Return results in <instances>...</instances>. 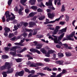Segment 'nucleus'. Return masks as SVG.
<instances>
[{
  "instance_id": "dca6fc26",
  "label": "nucleus",
  "mask_w": 77,
  "mask_h": 77,
  "mask_svg": "<svg viewBox=\"0 0 77 77\" xmlns=\"http://www.w3.org/2000/svg\"><path fill=\"white\" fill-rule=\"evenodd\" d=\"M46 5L47 6H52L53 5V4H52V1H49L48 2H46Z\"/></svg>"
},
{
  "instance_id": "e433bc0d",
  "label": "nucleus",
  "mask_w": 77,
  "mask_h": 77,
  "mask_svg": "<svg viewBox=\"0 0 77 77\" xmlns=\"http://www.w3.org/2000/svg\"><path fill=\"white\" fill-rule=\"evenodd\" d=\"M43 36L42 35H37V38H42L43 37Z\"/></svg>"
},
{
  "instance_id": "f3484780",
  "label": "nucleus",
  "mask_w": 77,
  "mask_h": 77,
  "mask_svg": "<svg viewBox=\"0 0 77 77\" xmlns=\"http://www.w3.org/2000/svg\"><path fill=\"white\" fill-rule=\"evenodd\" d=\"M55 23V20L51 21L50 22L46 21L44 23V24H50V23H51V24H52V23Z\"/></svg>"
},
{
  "instance_id": "a211bd4d",
  "label": "nucleus",
  "mask_w": 77,
  "mask_h": 77,
  "mask_svg": "<svg viewBox=\"0 0 77 77\" xmlns=\"http://www.w3.org/2000/svg\"><path fill=\"white\" fill-rule=\"evenodd\" d=\"M56 63L59 65H62L63 63V60H58L56 62Z\"/></svg>"
},
{
  "instance_id": "5701e85b",
  "label": "nucleus",
  "mask_w": 77,
  "mask_h": 77,
  "mask_svg": "<svg viewBox=\"0 0 77 77\" xmlns=\"http://www.w3.org/2000/svg\"><path fill=\"white\" fill-rule=\"evenodd\" d=\"M26 57H28V60H31V59H33V57L30 56V55L29 54L26 55Z\"/></svg>"
},
{
  "instance_id": "69168bd1",
  "label": "nucleus",
  "mask_w": 77,
  "mask_h": 77,
  "mask_svg": "<svg viewBox=\"0 0 77 77\" xmlns=\"http://www.w3.org/2000/svg\"><path fill=\"white\" fill-rule=\"evenodd\" d=\"M4 35L6 38H7L8 36V33H4Z\"/></svg>"
},
{
  "instance_id": "ea45409f",
  "label": "nucleus",
  "mask_w": 77,
  "mask_h": 77,
  "mask_svg": "<svg viewBox=\"0 0 77 77\" xmlns=\"http://www.w3.org/2000/svg\"><path fill=\"white\" fill-rule=\"evenodd\" d=\"M25 71L26 72H28V73H30V72L29 69H28L27 68H25L24 69Z\"/></svg>"
},
{
  "instance_id": "c85d7f7f",
  "label": "nucleus",
  "mask_w": 77,
  "mask_h": 77,
  "mask_svg": "<svg viewBox=\"0 0 77 77\" xmlns=\"http://www.w3.org/2000/svg\"><path fill=\"white\" fill-rule=\"evenodd\" d=\"M15 60L17 62H18V63L21 62H22V58L16 59H15Z\"/></svg>"
},
{
  "instance_id": "0e129e2a",
  "label": "nucleus",
  "mask_w": 77,
  "mask_h": 77,
  "mask_svg": "<svg viewBox=\"0 0 77 77\" xmlns=\"http://www.w3.org/2000/svg\"><path fill=\"white\" fill-rule=\"evenodd\" d=\"M41 5H40V7L41 8H42V6H43V7H45V5L43 4V3L42 2H41Z\"/></svg>"
},
{
  "instance_id": "473e14b6",
  "label": "nucleus",
  "mask_w": 77,
  "mask_h": 77,
  "mask_svg": "<svg viewBox=\"0 0 77 77\" xmlns=\"http://www.w3.org/2000/svg\"><path fill=\"white\" fill-rule=\"evenodd\" d=\"M12 0H9L8 2V5L9 6H10L11 5V4H12Z\"/></svg>"
},
{
  "instance_id": "a19ab883",
  "label": "nucleus",
  "mask_w": 77,
  "mask_h": 77,
  "mask_svg": "<svg viewBox=\"0 0 77 77\" xmlns=\"http://www.w3.org/2000/svg\"><path fill=\"white\" fill-rule=\"evenodd\" d=\"M69 16L67 15H66L65 20L66 21H69Z\"/></svg>"
},
{
  "instance_id": "423d86ee",
  "label": "nucleus",
  "mask_w": 77,
  "mask_h": 77,
  "mask_svg": "<svg viewBox=\"0 0 77 77\" xmlns=\"http://www.w3.org/2000/svg\"><path fill=\"white\" fill-rule=\"evenodd\" d=\"M30 51H31V52H32V53L36 52L38 54H41V52H40V51L38 50H37L36 49V48H31L30 49Z\"/></svg>"
},
{
  "instance_id": "4c0bfd02",
  "label": "nucleus",
  "mask_w": 77,
  "mask_h": 77,
  "mask_svg": "<svg viewBox=\"0 0 77 77\" xmlns=\"http://www.w3.org/2000/svg\"><path fill=\"white\" fill-rule=\"evenodd\" d=\"M49 54H53V53H54V52H55V51H54V50H49L48 51Z\"/></svg>"
},
{
  "instance_id": "6e6552de",
  "label": "nucleus",
  "mask_w": 77,
  "mask_h": 77,
  "mask_svg": "<svg viewBox=\"0 0 77 77\" xmlns=\"http://www.w3.org/2000/svg\"><path fill=\"white\" fill-rule=\"evenodd\" d=\"M37 75H33V76L32 75V74H29L28 76V77H38L39 76V75H41V72H38V73H37Z\"/></svg>"
},
{
  "instance_id": "bb28decb",
  "label": "nucleus",
  "mask_w": 77,
  "mask_h": 77,
  "mask_svg": "<svg viewBox=\"0 0 77 77\" xmlns=\"http://www.w3.org/2000/svg\"><path fill=\"white\" fill-rule=\"evenodd\" d=\"M22 11L21 9L19 10L18 13L20 15H23V12H22Z\"/></svg>"
},
{
  "instance_id": "4d7b16f0",
  "label": "nucleus",
  "mask_w": 77,
  "mask_h": 77,
  "mask_svg": "<svg viewBox=\"0 0 77 77\" xmlns=\"http://www.w3.org/2000/svg\"><path fill=\"white\" fill-rule=\"evenodd\" d=\"M28 24H29L27 22H26L23 24V26L24 27H27V25H28Z\"/></svg>"
},
{
  "instance_id": "f8f14e48",
  "label": "nucleus",
  "mask_w": 77,
  "mask_h": 77,
  "mask_svg": "<svg viewBox=\"0 0 77 77\" xmlns=\"http://www.w3.org/2000/svg\"><path fill=\"white\" fill-rule=\"evenodd\" d=\"M9 14V11H7L5 12V15L6 16V18H8H8L11 17V15Z\"/></svg>"
},
{
  "instance_id": "864d4df0",
  "label": "nucleus",
  "mask_w": 77,
  "mask_h": 77,
  "mask_svg": "<svg viewBox=\"0 0 77 77\" xmlns=\"http://www.w3.org/2000/svg\"><path fill=\"white\" fill-rule=\"evenodd\" d=\"M25 30L26 32H32V29H25Z\"/></svg>"
},
{
  "instance_id": "a18cd8bd",
  "label": "nucleus",
  "mask_w": 77,
  "mask_h": 77,
  "mask_svg": "<svg viewBox=\"0 0 77 77\" xmlns=\"http://www.w3.org/2000/svg\"><path fill=\"white\" fill-rule=\"evenodd\" d=\"M22 35L23 36V37L24 38H26V36H27V33H23L22 35Z\"/></svg>"
},
{
  "instance_id": "79ce46f5",
  "label": "nucleus",
  "mask_w": 77,
  "mask_h": 77,
  "mask_svg": "<svg viewBox=\"0 0 77 77\" xmlns=\"http://www.w3.org/2000/svg\"><path fill=\"white\" fill-rule=\"evenodd\" d=\"M44 60L46 62H49L50 60V59L48 58H46L44 59Z\"/></svg>"
},
{
  "instance_id": "7ed1b4c3",
  "label": "nucleus",
  "mask_w": 77,
  "mask_h": 77,
  "mask_svg": "<svg viewBox=\"0 0 77 77\" xmlns=\"http://www.w3.org/2000/svg\"><path fill=\"white\" fill-rule=\"evenodd\" d=\"M24 71L22 70L20 72H16L15 74V76L16 77H18V76H20V77H22L24 75Z\"/></svg>"
},
{
  "instance_id": "2f4dec72",
  "label": "nucleus",
  "mask_w": 77,
  "mask_h": 77,
  "mask_svg": "<svg viewBox=\"0 0 77 77\" xmlns=\"http://www.w3.org/2000/svg\"><path fill=\"white\" fill-rule=\"evenodd\" d=\"M14 44L16 45H20V46L22 47L24 46V45L23 44H22L21 43H14Z\"/></svg>"
},
{
  "instance_id": "58836bf2",
  "label": "nucleus",
  "mask_w": 77,
  "mask_h": 77,
  "mask_svg": "<svg viewBox=\"0 0 77 77\" xmlns=\"http://www.w3.org/2000/svg\"><path fill=\"white\" fill-rule=\"evenodd\" d=\"M30 66L31 67H36V63H34L33 64H30Z\"/></svg>"
},
{
  "instance_id": "c9c22d12",
  "label": "nucleus",
  "mask_w": 77,
  "mask_h": 77,
  "mask_svg": "<svg viewBox=\"0 0 77 77\" xmlns=\"http://www.w3.org/2000/svg\"><path fill=\"white\" fill-rule=\"evenodd\" d=\"M22 36V34L18 36L17 37H16V40H18V39H20L21 38Z\"/></svg>"
},
{
  "instance_id": "39448f33",
  "label": "nucleus",
  "mask_w": 77,
  "mask_h": 77,
  "mask_svg": "<svg viewBox=\"0 0 77 77\" xmlns=\"http://www.w3.org/2000/svg\"><path fill=\"white\" fill-rule=\"evenodd\" d=\"M11 15H12V17H8V18H7L6 20L7 22H9V21H12V20H14L15 18V15H14L12 13H11Z\"/></svg>"
},
{
  "instance_id": "09e8293b",
  "label": "nucleus",
  "mask_w": 77,
  "mask_h": 77,
  "mask_svg": "<svg viewBox=\"0 0 77 77\" xmlns=\"http://www.w3.org/2000/svg\"><path fill=\"white\" fill-rule=\"evenodd\" d=\"M68 38H67V37H66H66H64L62 40V41H68Z\"/></svg>"
},
{
  "instance_id": "20e7f679",
  "label": "nucleus",
  "mask_w": 77,
  "mask_h": 77,
  "mask_svg": "<svg viewBox=\"0 0 77 77\" xmlns=\"http://www.w3.org/2000/svg\"><path fill=\"white\" fill-rule=\"evenodd\" d=\"M9 63L7 62L5 63V65L1 66V67L0 68V70H1V71H2V70L5 69H7L8 66H9Z\"/></svg>"
},
{
  "instance_id": "f704fd0d",
  "label": "nucleus",
  "mask_w": 77,
  "mask_h": 77,
  "mask_svg": "<svg viewBox=\"0 0 77 77\" xmlns=\"http://www.w3.org/2000/svg\"><path fill=\"white\" fill-rule=\"evenodd\" d=\"M35 48L37 49H40L41 48H42V45L39 44Z\"/></svg>"
},
{
  "instance_id": "393cba45",
  "label": "nucleus",
  "mask_w": 77,
  "mask_h": 77,
  "mask_svg": "<svg viewBox=\"0 0 77 77\" xmlns=\"http://www.w3.org/2000/svg\"><path fill=\"white\" fill-rule=\"evenodd\" d=\"M65 5H63L61 7V12H64L65 11Z\"/></svg>"
},
{
  "instance_id": "5fc2aeb1",
  "label": "nucleus",
  "mask_w": 77,
  "mask_h": 77,
  "mask_svg": "<svg viewBox=\"0 0 77 77\" xmlns=\"http://www.w3.org/2000/svg\"><path fill=\"white\" fill-rule=\"evenodd\" d=\"M29 16L30 17H33L34 16V13H31L29 14Z\"/></svg>"
},
{
  "instance_id": "9d476101",
  "label": "nucleus",
  "mask_w": 77,
  "mask_h": 77,
  "mask_svg": "<svg viewBox=\"0 0 77 77\" xmlns=\"http://www.w3.org/2000/svg\"><path fill=\"white\" fill-rule=\"evenodd\" d=\"M74 36L72 35V34H70L69 35H68L67 36V38L68 39V40H69L70 41H74V38H72Z\"/></svg>"
},
{
  "instance_id": "603ef678",
  "label": "nucleus",
  "mask_w": 77,
  "mask_h": 77,
  "mask_svg": "<svg viewBox=\"0 0 77 77\" xmlns=\"http://www.w3.org/2000/svg\"><path fill=\"white\" fill-rule=\"evenodd\" d=\"M15 39H16V36H15L14 37L12 38L11 39V41H15Z\"/></svg>"
},
{
  "instance_id": "4be33fe9",
  "label": "nucleus",
  "mask_w": 77,
  "mask_h": 77,
  "mask_svg": "<svg viewBox=\"0 0 77 77\" xmlns=\"http://www.w3.org/2000/svg\"><path fill=\"white\" fill-rule=\"evenodd\" d=\"M31 8L32 9H33V10H34L35 11L38 9V7L37 6H31Z\"/></svg>"
},
{
  "instance_id": "0eeeda50",
  "label": "nucleus",
  "mask_w": 77,
  "mask_h": 77,
  "mask_svg": "<svg viewBox=\"0 0 77 77\" xmlns=\"http://www.w3.org/2000/svg\"><path fill=\"white\" fill-rule=\"evenodd\" d=\"M21 48V47L20 46H15L12 47V48L10 49V50L11 51L16 52L17 49H18V48Z\"/></svg>"
},
{
  "instance_id": "49530a36",
  "label": "nucleus",
  "mask_w": 77,
  "mask_h": 77,
  "mask_svg": "<svg viewBox=\"0 0 77 77\" xmlns=\"http://www.w3.org/2000/svg\"><path fill=\"white\" fill-rule=\"evenodd\" d=\"M42 11H43V10L40 8H38L37 9V12H42Z\"/></svg>"
},
{
  "instance_id": "680f3d73",
  "label": "nucleus",
  "mask_w": 77,
  "mask_h": 77,
  "mask_svg": "<svg viewBox=\"0 0 77 77\" xmlns=\"http://www.w3.org/2000/svg\"><path fill=\"white\" fill-rule=\"evenodd\" d=\"M14 11H18V8H17V7L16 6L15 8L14 9Z\"/></svg>"
},
{
  "instance_id": "9b49d317",
  "label": "nucleus",
  "mask_w": 77,
  "mask_h": 77,
  "mask_svg": "<svg viewBox=\"0 0 77 77\" xmlns=\"http://www.w3.org/2000/svg\"><path fill=\"white\" fill-rule=\"evenodd\" d=\"M48 18H51V19H53L55 16L54 14L53 13L51 14V13H48Z\"/></svg>"
},
{
  "instance_id": "8fccbe9b",
  "label": "nucleus",
  "mask_w": 77,
  "mask_h": 77,
  "mask_svg": "<svg viewBox=\"0 0 77 77\" xmlns=\"http://www.w3.org/2000/svg\"><path fill=\"white\" fill-rule=\"evenodd\" d=\"M27 49L26 48H24L21 50V52H22V53H23V52H24V51H25L26 50H27Z\"/></svg>"
},
{
  "instance_id": "774afa93",
  "label": "nucleus",
  "mask_w": 77,
  "mask_h": 77,
  "mask_svg": "<svg viewBox=\"0 0 77 77\" xmlns=\"http://www.w3.org/2000/svg\"><path fill=\"white\" fill-rule=\"evenodd\" d=\"M65 72H66V70H65V69H63V70L62 73L63 74H64V73H65Z\"/></svg>"
},
{
  "instance_id": "7c9ffc66",
  "label": "nucleus",
  "mask_w": 77,
  "mask_h": 77,
  "mask_svg": "<svg viewBox=\"0 0 77 77\" xmlns=\"http://www.w3.org/2000/svg\"><path fill=\"white\" fill-rule=\"evenodd\" d=\"M44 19H45V16H41L39 18V20L40 21H42Z\"/></svg>"
},
{
  "instance_id": "f03ea898",
  "label": "nucleus",
  "mask_w": 77,
  "mask_h": 77,
  "mask_svg": "<svg viewBox=\"0 0 77 77\" xmlns=\"http://www.w3.org/2000/svg\"><path fill=\"white\" fill-rule=\"evenodd\" d=\"M8 65L9 66H8L7 69L8 70L7 71V73L8 74L12 73L13 72H14V69L11 68H11V65L9 63L8 64Z\"/></svg>"
},
{
  "instance_id": "13d9d810",
  "label": "nucleus",
  "mask_w": 77,
  "mask_h": 77,
  "mask_svg": "<svg viewBox=\"0 0 77 77\" xmlns=\"http://www.w3.org/2000/svg\"><path fill=\"white\" fill-rule=\"evenodd\" d=\"M58 31H57L56 30H54V32H53V35H56V34L57 33V32H58Z\"/></svg>"
},
{
  "instance_id": "72a5a7b5",
  "label": "nucleus",
  "mask_w": 77,
  "mask_h": 77,
  "mask_svg": "<svg viewBox=\"0 0 77 77\" xmlns=\"http://www.w3.org/2000/svg\"><path fill=\"white\" fill-rule=\"evenodd\" d=\"M41 51L43 54H46L47 53V51L44 49H41Z\"/></svg>"
},
{
  "instance_id": "338daca9",
  "label": "nucleus",
  "mask_w": 77,
  "mask_h": 77,
  "mask_svg": "<svg viewBox=\"0 0 77 77\" xmlns=\"http://www.w3.org/2000/svg\"><path fill=\"white\" fill-rule=\"evenodd\" d=\"M65 24V22H64L61 21L60 22V25H64Z\"/></svg>"
},
{
  "instance_id": "a878e982",
  "label": "nucleus",
  "mask_w": 77,
  "mask_h": 77,
  "mask_svg": "<svg viewBox=\"0 0 77 77\" xmlns=\"http://www.w3.org/2000/svg\"><path fill=\"white\" fill-rule=\"evenodd\" d=\"M7 71L6 72H3L2 73V74L3 75V77H7Z\"/></svg>"
},
{
  "instance_id": "c756f323",
  "label": "nucleus",
  "mask_w": 77,
  "mask_h": 77,
  "mask_svg": "<svg viewBox=\"0 0 77 77\" xmlns=\"http://www.w3.org/2000/svg\"><path fill=\"white\" fill-rule=\"evenodd\" d=\"M8 58V56L6 55H3L2 56V59H6Z\"/></svg>"
},
{
  "instance_id": "4468645a",
  "label": "nucleus",
  "mask_w": 77,
  "mask_h": 77,
  "mask_svg": "<svg viewBox=\"0 0 77 77\" xmlns=\"http://www.w3.org/2000/svg\"><path fill=\"white\" fill-rule=\"evenodd\" d=\"M4 30L5 33H9L11 31L10 29L8 27H5L4 28Z\"/></svg>"
},
{
  "instance_id": "c03bdc74",
  "label": "nucleus",
  "mask_w": 77,
  "mask_h": 77,
  "mask_svg": "<svg viewBox=\"0 0 77 77\" xmlns=\"http://www.w3.org/2000/svg\"><path fill=\"white\" fill-rule=\"evenodd\" d=\"M11 48L10 47H5L4 48V49L5 51H8L9 50V49H10Z\"/></svg>"
},
{
  "instance_id": "f257e3e1",
  "label": "nucleus",
  "mask_w": 77,
  "mask_h": 77,
  "mask_svg": "<svg viewBox=\"0 0 77 77\" xmlns=\"http://www.w3.org/2000/svg\"><path fill=\"white\" fill-rule=\"evenodd\" d=\"M64 35H65V33H63V34H61L60 36H58V39L57 37H55L53 39L54 43L57 44V43H58V41H60L63 39Z\"/></svg>"
},
{
  "instance_id": "412c9836",
  "label": "nucleus",
  "mask_w": 77,
  "mask_h": 77,
  "mask_svg": "<svg viewBox=\"0 0 77 77\" xmlns=\"http://www.w3.org/2000/svg\"><path fill=\"white\" fill-rule=\"evenodd\" d=\"M63 45L65 46L66 48V49H69V50L72 49V48L68 47V45H67L66 44H63Z\"/></svg>"
},
{
  "instance_id": "1a4fd4ad",
  "label": "nucleus",
  "mask_w": 77,
  "mask_h": 77,
  "mask_svg": "<svg viewBox=\"0 0 77 77\" xmlns=\"http://www.w3.org/2000/svg\"><path fill=\"white\" fill-rule=\"evenodd\" d=\"M66 27H65L64 28H63L62 29L60 30V32H59V34H63V33H65L63 32H66Z\"/></svg>"
},
{
  "instance_id": "b1692460",
  "label": "nucleus",
  "mask_w": 77,
  "mask_h": 77,
  "mask_svg": "<svg viewBox=\"0 0 77 77\" xmlns=\"http://www.w3.org/2000/svg\"><path fill=\"white\" fill-rule=\"evenodd\" d=\"M32 35H36L37 34V31L35 29L32 30Z\"/></svg>"
},
{
  "instance_id": "ddd939ff",
  "label": "nucleus",
  "mask_w": 77,
  "mask_h": 77,
  "mask_svg": "<svg viewBox=\"0 0 77 77\" xmlns=\"http://www.w3.org/2000/svg\"><path fill=\"white\" fill-rule=\"evenodd\" d=\"M29 3L31 4L32 5H35L36 0H30Z\"/></svg>"
},
{
  "instance_id": "cd10ccee",
  "label": "nucleus",
  "mask_w": 77,
  "mask_h": 77,
  "mask_svg": "<svg viewBox=\"0 0 77 77\" xmlns=\"http://www.w3.org/2000/svg\"><path fill=\"white\" fill-rule=\"evenodd\" d=\"M16 51H14V52H12V51H11L10 52V54H12L13 56H15V55H16Z\"/></svg>"
},
{
  "instance_id": "de8ad7c7",
  "label": "nucleus",
  "mask_w": 77,
  "mask_h": 77,
  "mask_svg": "<svg viewBox=\"0 0 77 77\" xmlns=\"http://www.w3.org/2000/svg\"><path fill=\"white\" fill-rule=\"evenodd\" d=\"M59 29H60V26H56L55 30H56L57 32H58V31H59Z\"/></svg>"
},
{
  "instance_id": "6e6d98bb",
  "label": "nucleus",
  "mask_w": 77,
  "mask_h": 77,
  "mask_svg": "<svg viewBox=\"0 0 77 77\" xmlns=\"http://www.w3.org/2000/svg\"><path fill=\"white\" fill-rule=\"evenodd\" d=\"M25 11L26 14H27L30 11V10L28 9H25Z\"/></svg>"
},
{
  "instance_id": "6ab92c4d",
  "label": "nucleus",
  "mask_w": 77,
  "mask_h": 77,
  "mask_svg": "<svg viewBox=\"0 0 77 77\" xmlns=\"http://www.w3.org/2000/svg\"><path fill=\"white\" fill-rule=\"evenodd\" d=\"M29 26L32 27V26H35L36 25V23H35V22L31 21L29 23Z\"/></svg>"
},
{
  "instance_id": "bf43d9fd",
  "label": "nucleus",
  "mask_w": 77,
  "mask_h": 77,
  "mask_svg": "<svg viewBox=\"0 0 77 77\" xmlns=\"http://www.w3.org/2000/svg\"><path fill=\"white\" fill-rule=\"evenodd\" d=\"M17 53H22V52H21V50H20V49H17Z\"/></svg>"
},
{
  "instance_id": "e2e57ef3",
  "label": "nucleus",
  "mask_w": 77,
  "mask_h": 77,
  "mask_svg": "<svg viewBox=\"0 0 77 77\" xmlns=\"http://www.w3.org/2000/svg\"><path fill=\"white\" fill-rule=\"evenodd\" d=\"M2 20L3 23L5 22V16H3L2 18Z\"/></svg>"
},
{
  "instance_id": "aec40b11",
  "label": "nucleus",
  "mask_w": 77,
  "mask_h": 77,
  "mask_svg": "<svg viewBox=\"0 0 77 77\" xmlns=\"http://www.w3.org/2000/svg\"><path fill=\"white\" fill-rule=\"evenodd\" d=\"M65 54L66 56H67V57H69L70 56H71V55H72L71 53L69 52H65Z\"/></svg>"
},
{
  "instance_id": "3c124183",
  "label": "nucleus",
  "mask_w": 77,
  "mask_h": 77,
  "mask_svg": "<svg viewBox=\"0 0 77 77\" xmlns=\"http://www.w3.org/2000/svg\"><path fill=\"white\" fill-rule=\"evenodd\" d=\"M62 75H63V74L61 72L57 75L56 77H60L62 76Z\"/></svg>"
},
{
  "instance_id": "2eb2a0df",
  "label": "nucleus",
  "mask_w": 77,
  "mask_h": 77,
  "mask_svg": "<svg viewBox=\"0 0 77 77\" xmlns=\"http://www.w3.org/2000/svg\"><path fill=\"white\" fill-rule=\"evenodd\" d=\"M27 0H20V3L22 5H23V6H26V4L25 3H26V1H27Z\"/></svg>"
},
{
  "instance_id": "052dcab7",
  "label": "nucleus",
  "mask_w": 77,
  "mask_h": 77,
  "mask_svg": "<svg viewBox=\"0 0 77 77\" xmlns=\"http://www.w3.org/2000/svg\"><path fill=\"white\" fill-rule=\"evenodd\" d=\"M50 54L48 51V53L46 55V57H50Z\"/></svg>"
},
{
  "instance_id": "37998d69",
  "label": "nucleus",
  "mask_w": 77,
  "mask_h": 77,
  "mask_svg": "<svg viewBox=\"0 0 77 77\" xmlns=\"http://www.w3.org/2000/svg\"><path fill=\"white\" fill-rule=\"evenodd\" d=\"M38 65V66H44V64L41 63H36V67H37Z\"/></svg>"
}]
</instances>
